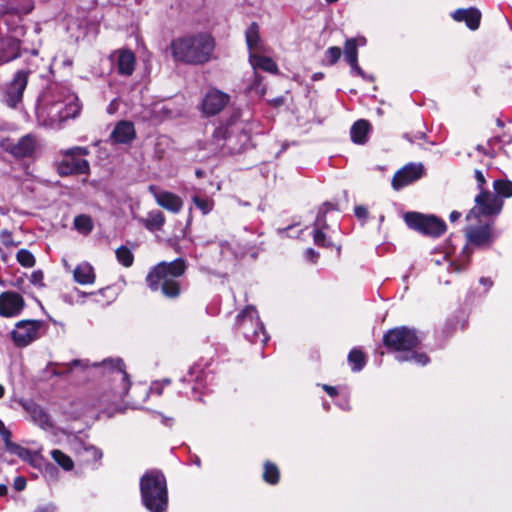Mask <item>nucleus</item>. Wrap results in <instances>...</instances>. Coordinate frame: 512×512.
Returning a JSON list of instances; mask_svg holds the SVG:
<instances>
[{"label": "nucleus", "mask_w": 512, "mask_h": 512, "mask_svg": "<svg viewBox=\"0 0 512 512\" xmlns=\"http://www.w3.org/2000/svg\"><path fill=\"white\" fill-rule=\"evenodd\" d=\"M188 269L186 259L178 257L172 261H161L150 268L145 283L153 293H160L169 300L178 299L183 292L180 278Z\"/></svg>", "instance_id": "f257e3e1"}, {"label": "nucleus", "mask_w": 512, "mask_h": 512, "mask_svg": "<svg viewBox=\"0 0 512 512\" xmlns=\"http://www.w3.org/2000/svg\"><path fill=\"white\" fill-rule=\"evenodd\" d=\"M95 366L101 367L105 376L97 396L98 405H116L124 401L130 390L131 380L123 359L108 358Z\"/></svg>", "instance_id": "f03ea898"}, {"label": "nucleus", "mask_w": 512, "mask_h": 512, "mask_svg": "<svg viewBox=\"0 0 512 512\" xmlns=\"http://www.w3.org/2000/svg\"><path fill=\"white\" fill-rule=\"evenodd\" d=\"M168 49L177 63L204 65L212 58L215 40L207 32H198L173 39Z\"/></svg>", "instance_id": "7ed1b4c3"}, {"label": "nucleus", "mask_w": 512, "mask_h": 512, "mask_svg": "<svg viewBox=\"0 0 512 512\" xmlns=\"http://www.w3.org/2000/svg\"><path fill=\"white\" fill-rule=\"evenodd\" d=\"M382 343L389 353H405L396 357L399 362L414 361L421 366L430 362L426 353L416 350L422 339L415 328L405 325L390 328L384 333Z\"/></svg>", "instance_id": "20e7f679"}, {"label": "nucleus", "mask_w": 512, "mask_h": 512, "mask_svg": "<svg viewBox=\"0 0 512 512\" xmlns=\"http://www.w3.org/2000/svg\"><path fill=\"white\" fill-rule=\"evenodd\" d=\"M250 142V135L240 121V111L235 110L229 119L218 126L213 134L210 144L215 153L221 156L240 154L245 151Z\"/></svg>", "instance_id": "39448f33"}, {"label": "nucleus", "mask_w": 512, "mask_h": 512, "mask_svg": "<svg viewBox=\"0 0 512 512\" xmlns=\"http://www.w3.org/2000/svg\"><path fill=\"white\" fill-rule=\"evenodd\" d=\"M139 489L142 505L149 512H167L169 493L167 479L158 469L147 470L140 478Z\"/></svg>", "instance_id": "423d86ee"}, {"label": "nucleus", "mask_w": 512, "mask_h": 512, "mask_svg": "<svg viewBox=\"0 0 512 512\" xmlns=\"http://www.w3.org/2000/svg\"><path fill=\"white\" fill-rule=\"evenodd\" d=\"M89 154L90 151L85 146H73L60 150L53 163L57 175L60 177L90 175V163L84 158Z\"/></svg>", "instance_id": "0eeeda50"}, {"label": "nucleus", "mask_w": 512, "mask_h": 512, "mask_svg": "<svg viewBox=\"0 0 512 512\" xmlns=\"http://www.w3.org/2000/svg\"><path fill=\"white\" fill-rule=\"evenodd\" d=\"M234 329L251 343H266L268 337L260 320L257 309L253 305L245 306L236 316Z\"/></svg>", "instance_id": "6e6552de"}, {"label": "nucleus", "mask_w": 512, "mask_h": 512, "mask_svg": "<svg viewBox=\"0 0 512 512\" xmlns=\"http://www.w3.org/2000/svg\"><path fill=\"white\" fill-rule=\"evenodd\" d=\"M403 220L409 229L430 238H439L447 230L445 221L433 214L408 211L403 214Z\"/></svg>", "instance_id": "1a4fd4ad"}, {"label": "nucleus", "mask_w": 512, "mask_h": 512, "mask_svg": "<svg viewBox=\"0 0 512 512\" xmlns=\"http://www.w3.org/2000/svg\"><path fill=\"white\" fill-rule=\"evenodd\" d=\"M474 202L475 206L467 214V220L479 218L480 216H496L503 208V200L491 191L479 192L475 196Z\"/></svg>", "instance_id": "9d476101"}, {"label": "nucleus", "mask_w": 512, "mask_h": 512, "mask_svg": "<svg viewBox=\"0 0 512 512\" xmlns=\"http://www.w3.org/2000/svg\"><path fill=\"white\" fill-rule=\"evenodd\" d=\"M43 327L42 320H20L11 332V339L16 347L22 348L39 338V331Z\"/></svg>", "instance_id": "9b49d317"}, {"label": "nucleus", "mask_w": 512, "mask_h": 512, "mask_svg": "<svg viewBox=\"0 0 512 512\" xmlns=\"http://www.w3.org/2000/svg\"><path fill=\"white\" fill-rule=\"evenodd\" d=\"M230 100L229 94L212 87L204 94L200 103V111L206 117L216 116L227 107Z\"/></svg>", "instance_id": "f8f14e48"}, {"label": "nucleus", "mask_w": 512, "mask_h": 512, "mask_svg": "<svg viewBox=\"0 0 512 512\" xmlns=\"http://www.w3.org/2000/svg\"><path fill=\"white\" fill-rule=\"evenodd\" d=\"M29 75V70H19L14 74L13 79L7 85L4 94V101L10 108H16L17 105L22 102L23 93L27 87Z\"/></svg>", "instance_id": "ddd939ff"}, {"label": "nucleus", "mask_w": 512, "mask_h": 512, "mask_svg": "<svg viewBox=\"0 0 512 512\" xmlns=\"http://www.w3.org/2000/svg\"><path fill=\"white\" fill-rule=\"evenodd\" d=\"M25 306V299L20 293L11 290L0 293V317H17L23 312Z\"/></svg>", "instance_id": "4468645a"}, {"label": "nucleus", "mask_w": 512, "mask_h": 512, "mask_svg": "<svg viewBox=\"0 0 512 512\" xmlns=\"http://www.w3.org/2000/svg\"><path fill=\"white\" fill-rule=\"evenodd\" d=\"M425 169L421 163H408L393 175L391 185L398 191L403 187L419 180L424 175Z\"/></svg>", "instance_id": "2eb2a0df"}, {"label": "nucleus", "mask_w": 512, "mask_h": 512, "mask_svg": "<svg viewBox=\"0 0 512 512\" xmlns=\"http://www.w3.org/2000/svg\"><path fill=\"white\" fill-rule=\"evenodd\" d=\"M3 147L16 159L31 158L37 150V139L35 135L29 133L22 136L17 143L8 140Z\"/></svg>", "instance_id": "dca6fc26"}, {"label": "nucleus", "mask_w": 512, "mask_h": 512, "mask_svg": "<svg viewBox=\"0 0 512 512\" xmlns=\"http://www.w3.org/2000/svg\"><path fill=\"white\" fill-rule=\"evenodd\" d=\"M467 238L474 246L489 248L495 240V235L492 232L491 224H484L470 227L467 231Z\"/></svg>", "instance_id": "f3484780"}, {"label": "nucleus", "mask_w": 512, "mask_h": 512, "mask_svg": "<svg viewBox=\"0 0 512 512\" xmlns=\"http://www.w3.org/2000/svg\"><path fill=\"white\" fill-rule=\"evenodd\" d=\"M110 139L114 144H130L136 139L134 124L127 120L117 122L110 134Z\"/></svg>", "instance_id": "a211bd4d"}, {"label": "nucleus", "mask_w": 512, "mask_h": 512, "mask_svg": "<svg viewBox=\"0 0 512 512\" xmlns=\"http://www.w3.org/2000/svg\"><path fill=\"white\" fill-rule=\"evenodd\" d=\"M149 190L154 193L157 204L162 208L172 213H178L181 211L183 207V201L180 196L169 191L157 193L154 185H151Z\"/></svg>", "instance_id": "6ab92c4d"}, {"label": "nucleus", "mask_w": 512, "mask_h": 512, "mask_svg": "<svg viewBox=\"0 0 512 512\" xmlns=\"http://www.w3.org/2000/svg\"><path fill=\"white\" fill-rule=\"evenodd\" d=\"M456 22H464L470 30H477L480 26L482 14L478 8H459L452 13Z\"/></svg>", "instance_id": "aec40b11"}, {"label": "nucleus", "mask_w": 512, "mask_h": 512, "mask_svg": "<svg viewBox=\"0 0 512 512\" xmlns=\"http://www.w3.org/2000/svg\"><path fill=\"white\" fill-rule=\"evenodd\" d=\"M19 404L30 414L33 421L37 423L41 427L50 425L49 415L44 411V409L36 404L33 401H28L24 399L19 400Z\"/></svg>", "instance_id": "412c9836"}, {"label": "nucleus", "mask_w": 512, "mask_h": 512, "mask_svg": "<svg viewBox=\"0 0 512 512\" xmlns=\"http://www.w3.org/2000/svg\"><path fill=\"white\" fill-rule=\"evenodd\" d=\"M3 52L0 54V65L20 57L21 42L14 37H8L1 41Z\"/></svg>", "instance_id": "4be33fe9"}, {"label": "nucleus", "mask_w": 512, "mask_h": 512, "mask_svg": "<svg viewBox=\"0 0 512 512\" xmlns=\"http://www.w3.org/2000/svg\"><path fill=\"white\" fill-rule=\"evenodd\" d=\"M370 130L371 125L368 120L359 119L355 121L350 130L352 142L358 145L366 144Z\"/></svg>", "instance_id": "5701e85b"}, {"label": "nucleus", "mask_w": 512, "mask_h": 512, "mask_svg": "<svg viewBox=\"0 0 512 512\" xmlns=\"http://www.w3.org/2000/svg\"><path fill=\"white\" fill-rule=\"evenodd\" d=\"M135 55L130 50H121L117 60V71L120 75L130 76L135 70Z\"/></svg>", "instance_id": "b1692460"}, {"label": "nucleus", "mask_w": 512, "mask_h": 512, "mask_svg": "<svg viewBox=\"0 0 512 512\" xmlns=\"http://www.w3.org/2000/svg\"><path fill=\"white\" fill-rule=\"evenodd\" d=\"M75 282L81 285L93 284L96 279L94 268L88 262H82L76 266L73 272Z\"/></svg>", "instance_id": "393cba45"}, {"label": "nucleus", "mask_w": 512, "mask_h": 512, "mask_svg": "<svg viewBox=\"0 0 512 512\" xmlns=\"http://www.w3.org/2000/svg\"><path fill=\"white\" fill-rule=\"evenodd\" d=\"M347 360L353 372L361 371L367 363L366 354L358 347H354L350 350Z\"/></svg>", "instance_id": "a878e982"}, {"label": "nucleus", "mask_w": 512, "mask_h": 512, "mask_svg": "<svg viewBox=\"0 0 512 512\" xmlns=\"http://www.w3.org/2000/svg\"><path fill=\"white\" fill-rule=\"evenodd\" d=\"M165 220V215L157 210L149 212L147 218L142 220V223L147 230L154 232L162 229Z\"/></svg>", "instance_id": "bb28decb"}, {"label": "nucleus", "mask_w": 512, "mask_h": 512, "mask_svg": "<svg viewBox=\"0 0 512 512\" xmlns=\"http://www.w3.org/2000/svg\"><path fill=\"white\" fill-rule=\"evenodd\" d=\"M460 327L461 330H465L468 327V319L454 315L449 317L443 327V334L446 337L452 336Z\"/></svg>", "instance_id": "cd10ccee"}, {"label": "nucleus", "mask_w": 512, "mask_h": 512, "mask_svg": "<svg viewBox=\"0 0 512 512\" xmlns=\"http://www.w3.org/2000/svg\"><path fill=\"white\" fill-rule=\"evenodd\" d=\"M262 479L269 485H277L280 481V470L278 466L267 460L263 464Z\"/></svg>", "instance_id": "c85d7f7f"}, {"label": "nucleus", "mask_w": 512, "mask_h": 512, "mask_svg": "<svg viewBox=\"0 0 512 512\" xmlns=\"http://www.w3.org/2000/svg\"><path fill=\"white\" fill-rule=\"evenodd\" d=\"M82 111V104L77 97L68 102L60 112V120L66 121L68 119L77 118Z\"/></svg>", "instance_id": "c756f323"}, {"label": "nucleus", "mask_w": 512, "mask_h": 512, "mask_svg": "<svg viewBox=\"0 0 512 512\" xmlns=\"http://www.w3.org/2000/svg\"><path fill=\"white\" fill-rule=\"evenodd\" d=\"M245 38L247 47L250 50H255L258 48L260 43V34H259V25L257 22H252L249 27L246 29Z\"/></svg>", "instance_id": "7c9ffc66"}, {"label": "nucleus", "mask_w": 512, "mask_h": 512, "mask_svg": "<svg viewBox=\"0 0 512 512\" xmlns=\"http://www.w3.org/2000/svg\"><path fill=\"white\" fill-rule=\"evenodd\" d=\"M205 378L206 374L205 372L200 369V367H192L189 370L188 378L186 379L188 382H195V385L192 386V391L197 392L200 390V388H203L205 386Z\"/></svg>", "instance_id": "2f4dec72"}, {"label": "nucleus", "mask_w": 512, "mask_h": 512, "mask_svg": "<svg viewBox=\"0 0 512 512\" xmlns=\"http://www.w3.org/2000/svg\"><path fill=\"white\" fill-rule=\"evenodd\" d=\"M338 210H339V208L336 203H332L329 201L324 202L318 210L314 226L329 227V225L326 221L327 213L330 211H338Z\"/></svg>", "instance_id": "473e14b6"}, {"label": "nucleus", "mask_w": 512, "mask_h": 512, "mask_svg": "<svg viewBox=\"0 0 512 512\" xmlns=\"http://www.w3.org/2000/svg\"><path fill=\"white\" fill-rule=\"evenodd\" d=\"M493 189L495 195L500 199L512 197V181L508 179H496L493 182Z\"/></svg>", "instance_id": "72a5a7b5"}, {"label": "nucleus", "mask_w": 512, "mask_h": 512, "mask_svg": "<svg viewBox=\"0 0 512 512\" xmlns=\"http://www.w3.org/2000/svg\"><path fill=\"white\" fill-rule=\"evenodd\" d=\"M5 448L8 452L17 455L20 459L24 461H30L33 457L31 450L17 443H14L12 440H9L5 444Z\"/></svg>", "instance_id": "f704fd0d"}, {"label": "nucleus", "mask_w": 512, "mask_h": 512, "mask_svg": "<svg viewBox=\"0 0 512 512\" xmlns=\"http://www.w3.org/2000/svg\"><path fill=\"white\" fill-rule=\"evenodd\" d=\"M254 65L266 72L276 73L278 71V66L276 62L268 56L256 55L254 56Z\"/></svg>", "instance_id": "c9c22d12"}, {"label": "nucleus", "mask_w": 512, "mask_h": 512, "mask_svg": "<svg viewBox=\"0 0 512 512\" xmlns=\"http://www.w3.org/2000/svg\"><path fill=\"white\" fill-rule=\"evenodd\" d=\"M115 255L117 261L126 268L131 267L134 263V255L125 245L118 247L115 251Z\"/></svg>", "instance_id": "e433bc0d"}, {"label": "nucleus", "mask_w": 512, "mask_h": 512, "mask_svg": "<svg viewBox=\"0 0 512 512\" xmlns=\"http://www.w3.org/2000/svg\"><path fill=\"white\" fill-rule=\"evenodd\" d=\"M51 456L54 459V461L60 467H62L65 471H70L73 469L74 462H73L72 458L69 455L62 452L61 450H59V449L52 450Z\"/></svg>", "instance_id": "4c0bfd02"}, {"label": "nucleus", "mask_w": 512, "mask_h": 512, "mask_svg": "<svg viewBox=\"0 0 512 512\" xmlns=\"http://www.w3.org/2000/svg\"><path fill=\"white\" fill-rule=\"evenodd\" d=\"M194 205L202 212L203 215L210 213L215 206L214 200L209 197H201L194 195L192 197Z\"/></svg>", "instance_id": "58836bf2"}, {"label": "nucleus", "mask_w": 512, "mask_h": 512, "mask_svg": "<svg viewBox=\"0 0 512 512\" xmlns=\"http://www.w3.org/2000/svg\"><path fill=\"white\" fill-rule=\"evenodd\" d=\"M344 56L347 63L353 62L355 64V60L358 59V48L356 39L349 38L345 41Z\"/></svg>", "instance_id": "ea45409f"}, {"label": "nucleus", "mask_w": 512, "mask_h": 512, "mask_svg": "<svg viewBox=\"0 0 512 512\" xmlns=\"http://www.w3.org/2000/svg\"><path fill=\"white\" fill-rule=\"evenodd\" d=\"M329 227L315 226L313 233V242L318 247L329 248L333 246V243L327 239L324 229Z\"/></svg>", "instance_id": "a19ab883"}, {"label": "nucleus", "mask_w": 512, "mask_h": 512, "mask_svg": "<svg viewBox=\"0 0 512 512\" xmlns=\"http://www.w3.org/2000/svg\"><path fill=\"white\" fill-rule=\"evenodd\" d=\"M16 259L22 267L31 268L36 264L34 255L28 249H20L16 254Z\"/></svg>", "instance_id": "79ce46f5"}, {"label": "nucleus", "mask_w": 512, "mask_h": 512, "mask_svg": "<svg viewBox=\"0 0 512 512\" xmlns=\"http://www.w3.org/2000/svg\"><path fill=\"white\" fill-rule=\"evenodd\" d=\"M74 226L79 231H83V232L89 233L93 229L92 218L89 215H86V214L77 215L74 218Z\"/></svg>", "instance_id": "37998d69"}, {"label": "nucleus", "mask_w": 512, "mask_h": 512, "mask_svg": "<svg viewBox=\"0 0 512 512\" xmlns=\"http://www.w3.org/2000/svg\"><path fill=\"white\" fill-rule=\"evenodd\" d=\"M342 50L340 47L331 46L325 51L326 64L329 66L335 65L341 58Z\"/></svg>", "instance_id": "c03bdc74"}, {"label": "nucleus", "mask_w": 512, "mask_h": 512, "mask_svg": "<svg viewBox=\"0 0 512 512\" xmlns=\"http://www.w3.org/2000/svg\"><path fill=\"white\" fill-rule=\"evenodd\" d=\"M0 241L5 247L17 246L19 244L14 242L12 232L7 229H3L0 232Z\"/></svg>", "instance_id": "a18cd8bd"}, {"label": "nucleus", "mask_w": 512, "mask_h": 512, "mask_svg": "<svg viewBox=\"0 0 512 512\" xmlns=\"http://www.w3.org/2000/svg\"><path fill=\"white\" fill-rule=\"evenodd\" d=\"M43 280H44V274H43L42 270H35L32 272L31 277H30L31 284H33L35 286L43 287L44 286Z\"/></svg>", "instance_id": "49530a36"}, {"label": "nucleus", "mask_w": 512, "mask_h": 512, "mask_svg": "<svg viewBox=\"0 0 512 512\" xmlns=\"http://www.w3.org/2000/svg\"><path fill=\"white\" fill-rule=\"evenodd\" d=\"M84 452L91 458L93 462H97L102 457L101 450L97 449L94 446L85 447Z\"/></svg>", "instance_id": "de8ad7c7"}, {"label": "nucleus", "mask_w": 512, "mask_h": 512, "mask_svg": "<svg viewBox=\"0 0 512 512\" xmlns=\"http://www.w3.org/2000/svg\"><path fill=\"white\" fill-rule=\"evenodd\" d=\"M474 176H475V179H476V182H477V188L479 189V192H481V191H489L488 189L485 188L487 182H486L485 176L482 173V171L481 170H475Z\"/></svg>", "instance_id": "09e8293b"}, {"label": "nucleus", "mask_w": 512, "mask_h": 512, "mask_svg": "<svg viewBox=\"0 0 512 512\" xmlns=\"http://www.w3.org/2000/svg\"><path fill=\"white\" fill-rule=\"evenodd\" d=\"M0 436L2 437V440L4 442V445L11 440L12 433L11 431L5 426L4 422L0 419Z\"/></svg>", "instance_id": "8fccbe9b"}, {"label": "nucleus", "mask_w": 512, "mask_h": 512, "mask_svg": "<svg viewBox=\"0 0 512 512\" xmlns=\"http://www.w3.org/2000/svg\"><path fill=\"white\" fill-rule=\"evenodd\" d=\"M27 480L23 476H17L14 479L13 487L16 491H23L26 488Z\"/></svg>", "instance_id": "3c124183"}, {"label": "nucleus", "mask_w": 512, "mask_h": 512, "mask_svg": "<svg viewBox=\"0 0 512 512\" xmlns=\"http://www.w3.org/2000/svg\"><path fill=\"white\" fill-rule=\"evenodd\" d=\"M355 216L360 220H366L368 217V209L363 205H358L354 209Z\"/></svg>", "instance_id": "603ef678"}, {"label": "nucleus", "mask_w": 512, "mask_h": 512, "mask_svg": "<svg viewBox=\"0 0 512 512\" xmlns=\"http://www.w3.org/2000/svg\"><path fill=\"white\" fill-rule=\"evenodd\" d=\"M349 66L351 67L352 71L356 73L359 77H361L364 80H367L368 77L363 71V69L358 64V59L355 60V64L353 62H348Z\"/></svg>", "instance_id": "864d4df0"}, {"label": "nucleus", "mask_w": 512, "mask_h": 512, "mask_svg": "<svg viewBox=\"0 0 512 512\" xmlns=\"http://www.w3.org/2000/svg\"><path fill=\"white\" fill-rule=\"evenodd\" d=\"M321 388L332 398L338 396L339 392L335 386H331L328 384H321Z\"/></svg>", "instance_id": "5fc2aeb1"}, {"label": "nucleus", "mask_w": 512, "mask_h": 512, "mask_svg": "<svg viewBox=\"0 0 512 512\" xmlns=\"http://www.w3.org/2000/svg\"><path fill=\"white\" fill-rule=\"evenodd\" d=\"M306 257L308 260H310L312 263H316L319 258V253L316 252L313 248H308L306 250Z\"/></svg>", "instance_id": "6e6d98bb"}, {"label": "nucleus", "mask_w": 512, "mask_h": 512, "mask_svg": "<svg viewBox=\"0 0 512 512\" xmlns=\"http://www.w3.org/2000/svg\"><path fill=\"white\" fill-rule=\"evenodd\" d=\"M426 137L425 133L418 132L414 137H411L409 134H404V138L411 143H414L416 140H422Z\"/></svg>", "instance_id": "4d7b16f0"}, {"label": "nucleus", "mask_w": 512, "mask_h": 512, "mask_svg": "<svg viewBox=\"0 0 512 512\" xmlns=\"http://www.w3.org/2000/svg\"><path fill=\"white\" fill-rule=\"evenodd\" d=\"M78 365H80V360L75 359V360H73V361L71 362V364H70V365H67V366H66V370H65V371H61V372H60V371H54V374H55V375H62V374H64V373H66V372H70V371H71V369H72V367H71V366H78Z\"/></svg>", "instance_id": "13d9d810"}, {"label": "nucleus", "mask_w": 512, "mask_h": 512, "mask_svg": "<svg viewBox=\"0 0 512 512\" xmlns=\"http://www.w3.org/2000/svg\"><path fill=\"white\" fill-rule=\"evenodd\" d=\"M461 217V213L459 211H452L449 215V219L451 222L457 221Z\"/></svg>", "instance_id": "bf43d9fd"}, {"label": "nucleus", "mask_w": 512, "mask_h": 512, "mask_svg": "<svg viewBox=\"0 0 512 512\" xmlns=\"http://www.w3.org/2000/svg\"><path fill=\"white\" fill-rule=\"evenodd\" d=\"M8 494V487L5 484H0V497H4Z\"/></svg>", "instance_id": "052dcab7"}, {"label": "nucleus", "mask_w": 512, "mask_h": 512, "mask_svg": "<svg viewBox=\"0 0 512 512\" xmlns=\"http://www.w3.org/2000/svg\"><path fill=\"white\" fill-rule=\"evenodd\" d=\"M312 80L313 81H318V80H321L324 78V73L323 72H316L312 75Z\"/></svg>", "instance_id": "680f3d73"}, {"label": "nucleus", "mask_w": 512, "mask_h": 512, "mask_svg": "<svg viewBox=\"0 0 512 512\" xmlns=\"http://www.w3.org/2000/svg\"><path fill=\"white\" fill-rule=\"evenodd\" d=\"M195 175H196L197 178H204L205 177V172L202 169H196L195 170Z\"/></svg>", "instance_id": "e2e57ef3"}, {"label": "nucleus", "mask_w": 512, "mask_h": 512, "mask_svg": "<svg viewBox=\"0 0 512 512\" xmlns=\"http://www.w3.org/2000/svg\"><path fill=\"white\" fill-rule=\"evenodd\" d=\"M480 282L483 284V285H487V286H491L492 285V281L489 279V278H484L482 277L480 279Z\"/></svg>", "instance_id": "0e129e2a"}, {"label": "nucleus", "mask_w": 512, "mask_h": 512, "mask_svg": "<svg viewBox=\"0 0 512 512\" xmlns=\"http://www.w3.org/2000/svg\"><path fill=\"white\" fill-rule=\"evenodd\" d=\"M5 388L2 384H0V399L4 397Z\"/></svg>", "instance_id": "69168bd1"}, {"label": "nucleus", "mask_w": 512, "mask_h": 512, "mask_svg": "<svg viewBox=\"0 0 512 512\" xmlns=\"http://www.w3.org/2000/svg\"><path fill=\"white\" fill-rule=\"evenodd\" d=\"M477 150L484 153V147L482 145H478Z\"/></svg>", "instance_id": "338daca9"}, {"label": "nucleus", "mask_w": 512, "mask_h": 512, "mask_svg": "<svg viewBox=\"0 0 512 512\" xmlns=\"http://www.w3.org/2000/svg\"><path fill=\"white\" fill-rule=\"evenodd\" d=\"M497 124H498L499 126H503V125H504V123H503L500 119H498V120H497Z\"/></svg>", "instance_id": "774afa93"}]
</instances>
